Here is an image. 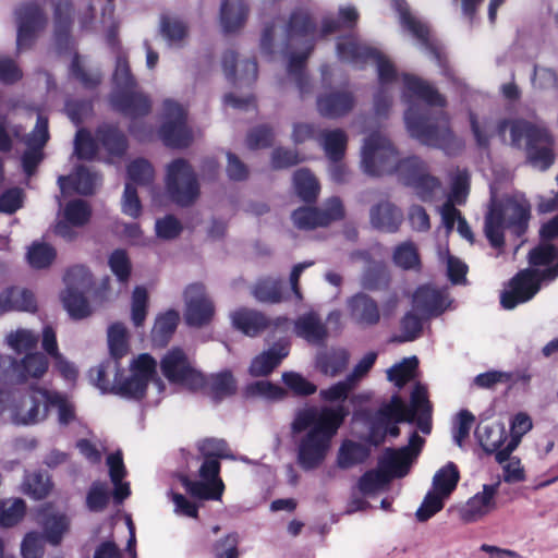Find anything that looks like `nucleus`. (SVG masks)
Here are the masks:
<instances>
[{"instance_id": "obj_58", "label": "nucleus", "mask_w": 558, "mask_h": 558, "mask_svg": "<svg viewBox=\"0 0 558 558\" xmlns=\"http://www.w3.org/2000/svg\"><path fill=\"white\" fill-rule=\"evenodd\" d=\"M129 183L136 185H149L154 180L153 166L145 159L133 160L126 169Z\"/></svg>"}, {"instance_id": "obj_32", "label": "nucleus", "mask_w": 558, "mask_h": 558, "mask_svg": "<svg viewBox=\"0 0 558 558\" xmlns=\"http://www.w3.org/2000/svg\"><path fill=\"white\" fill-rule=\"evenodd\" d=\"M38 522L43 527V537L52 546H58L70 529V518L62 512H41Z\"/></svg>"}, {"instance_id": "obj_53", "label": "nucleus", "mask_w": 558, "mask_h": 558, "mask_svg": "<svg viewBox=\"0 0 558 558\" xmlns=\"http://www.w3.org/2000/svg\"><path fill=\"white\" fill-rule=\"evenodd\" d=\"M448 497L442 496L434 489H430L425 495L421 506L415 512V518L418 522H426L436 513H438L445 505Z\"/></svg>"}, {"instance_id": "obj_60", "label": "nucleus", "mask_w": 558, "mask_h": 558, "mask_svg": "<svg viewBox=\"0 0 558 558\" xmlns=\"http://www.w3.org/2000/svg\"><path fill=\"white\" fill-rule=\"evenodd\" d=\"M400 336L396 337L398 342H410L417 339L423 330L422 318L413 312H408L400 322Z\"/></svg>"}, {"instance_id": "obj_33", "label": "nucleus", "mask_w": 558, "mask_h": 558, "mask_svg": "<svg viewBox=\"0 0 558 558\" xmlns=\"http://www.w3.org/2000/svg\"><path fill=\"white\" fill-rule=\"evenodd\" d=\"M288 354V343H276L252 361L250 373L253 376H266L271 373Z\"/></svg>"}, {"instance_id": "obj_19", "label": "nucleus", "mask_w": 558, "mask_h": 558, "mask_svg": "<svg viewBox=\"0 0 558 558\" xmlns=\"http://www.w3.org/2000/svg\"><path fill=\"white\" fill-rule=\"evenodd\" d=\"M185 322L192 327H202L209 324L215 314L211 300L207 296L204 284L192 283L184 292Z\"/></svg>"}, {"instance_id": "obj_3", "label": "nucleus", "mask_w": 558, "mask_h": 558, "mask_svg": "<svg viewBox=\"0 0 558 558\" xmlns=\"http://www.w3.org/2000/svg\"><path fill=\"white\" fill-rule=\"evenodd\" d=\"M349 414L343 404L300 410L292 423L291 432L296 439V462L304 471L318 469L327 458L332 437Z\"/></svg>"}, {"instance_id": "obj_36", "label": "nucleus", "mask_w": 558, "mask_h": 558, "mask_svg": "<svg viewBox=\"0 0 558 558\" xmlns=\"http://www.w3.org/2000/svg\"><path fill=\"white\" fill-rule=\"evenodd\" d=\"M231 320L234 328L250 337L258 335L267 327V319L263 314L246 308L233 312Z\"/></svg>"}, {"instance_id": "obj_31", "label": "nucleus", "mask_w": 558, "mask_h": 558, "mask_svg": "<svg viewBox=\"0 0 558 558\" xmlns=\"http://www.w3.org/2000/svg\"><path fill=\"white\" fill-rule=\"evenodd\" d=\"M236 54L234 51H227L222 57V69L225 75L229 82L234 85H251L257 78L258 66L257 62L252 60H245L241 64L240 75L236 76Z\"/></svg>"}, {"instance_id": "obj_28", "label": "nucleus", "mask_w": 558, "mask_h": 558, "mask_svg": "<svg viewBox=\"0 0 558 558\" xmlns=\"http://www.w3.org/2000/svg\"><path fill=\"white\" fill-rule=\"evenodd\" d=\"M100 178L97 172H93L84 166H78L71 175H61L58 178V185L63 194L70 190L82 194L90 195L99 184Z\"/></svg>"}, {"instance_id": "obj_39", "label": "nucleus", "mask_w": 558, "mask_h": 558, "mask_svg": "<svg viewBox=\"0 0 558 558\" xmlns=\"http://www.w3.org/2000/svg\"><path fill=\"white\" fill-rule=\"evenodd\" d=\"M96 140L113 156L123 155L128 147L125 135L118 128L109 124H104L97 129Z\"/></svg>"}, {"instance_id": "obj_29", "label": "nucleus", "mask_w": 558, "mask_h": 558, "mask_svg": "<svg viewBox=\"0 0 558 558\" xmlns=\"http://www.w3.org/2000/svg\"><path fill=\"white\" fill-rule=\"evenodd\" d=\"M395 7L399 13L402 26L408 29L437 61L440 62L438 50L429 41L428 27L410 13L404 0H395Z\"/></svg>"}, {"instance_id": "obj_62", "label": "nucleus", "mask_w": 558, "mask_h": 558, "mask_svg": "<svg viewBox=\"0 0 558 558\" xmlns=\"http://www.w3.org/2000/svg\"><path fill=\"white\" fill-rule=\"evenodd\" d=\"M160 29L162 36L171 46H179L187 33L186 25L182 21L172 17H162Z\"/></svg>"}, {"instance_id": "obj_24", "label": "nucleus", "mask_w": 558, "mask_h": 558, "mask_svg": "<svg viewBox=\"0 0 558 558\" xmlns=\"http://www.w3.org/2000/svg\"><path fill=\"white\" fill-rule=\"evenodd\" d=\"M350 319L360 328H371L379 324L381 313L376 300L364 292H357L347 300Z\"/></svg>"}, {"instance_id": "obj_15", "label": "nucleus", "mask_w": 558, "mask_h": 558, "mask_svg": "<svg viewBox=\"0 0 558 558\" xmlns=\"http://www.w3.org/2000/svg\"><path fill=\"white\" fill-rule=\"evenodd\" d=\"M162 375L172 384L183 386L190 390H197L205 385V377L190 361L180 348L168 351L160 362Z\"/></svg>"}, {"instance_id": "obj_2", "label": "nucleus", "mask_w": 558, "mask_h": 558, "mask_svg": "<svg viewBox=\"0 0 558 558\" xmlns=\"http://www.w3.org/2000/svg\"><path fill=\"white\" fill-rule=\"evenodd\" d=\"M361 167L371 177L397 174L424 202L430 201L440 187L439 180L429 174L422 159L416 156L399 159L391 142L380 133H373L365 138L361 150Z\"/></svg>"}, {"instance_id": "obj_10", "label": "nucleus", "mask_w": 558, "mask_h": 558, "mask_svg": "<svg viewBox=\"0 0 558 558\" xmlns=\"http://www.w3.org/2000/svg\"><path fill=\"white\" fill-rule=\"evenodd\" d=\"M49 390L32 388L29 393L0 389V415L8 413L14 425H35L43 422L49 412Z\"/></svg>"}, {"instance_id": "obj_13", "label": "nucleus", "mask_w": 558, "mask_h": 558, "mask_svg": "<svg viewBox=\"0 0 558 558\" xmlns=\"http://www.w3.org/2000/svg\"><path fill=\"white\" fill-rule=\"evenodd\" d=\"M48 366L47 356L40 352L26 353L20 361L10 355H0V386L39 379L46 374Z\"/></svg>"}, {"instance_id": "obj_46", "label": "nucleus", "mask_w": 558, "mask_h": 558, "mask_svg": "<svg viewBox=\"0 0 558 558\" xmlns=\"http://www.w3.org/2000/svg\"><path fill=\"white\" fill-rule=\"evenodd\" d=\"M293 185L296 195L306 203L315 202L319 184L315 177L306 169H299L293 174Z\"/></svg>"}, {"instance_id": "obj_43", "label": "nucleus", "mask_w": 558, "mask_h": 558, "mask_svg": "<svg viewBox=\"0 0 558 558\" xmlns=\"http://www.w3.org/2000/svg\"><path fill=\"white\" fill-rule=\"evenodd\" d=\"M459 480L460 474L457 465L453 462H448L433 476L432 489L445 497H449L456 489Z\"/></svg>"}, {"instance_id": "obj_11", "label": "nucleus", "mask_w": 558, "mask_h": 558, "mask_svg": "<svg viewBox=\"0 0 558 558\" xmlns=\"http://www.w3.org/2000/svg\"><path fill=\"white\" fill-rule=\"evenodd\" d=\"M315 31V23L305 10H295L292 12L289 23L286 27L287 46L294 43L305 44V51L299 54L291 53L288 62V73L294 80L300 94L303 96L311 90L310 80L305 73V62L313 49V41L307 37Z\"/></svg>"}, {"instance_id": "obj_1", "label": "nucleus", "mask_w": 558, "mask_h": 558, "mask_svg": "<svg viewBox=\"0 0 558 558\" xmlns=\"http://www.w3.org/2000/svg\"><path fill=\"white\" fill-rule=\"evenodd\" d=\"M403 99L409 104L404 122L412 137L424 145L456 155L463 147L461 140L449 128L444 111L445 98L427 82L417 76L403 74Z\"/></svg>"}, {"instance_id": "obj_9", "label": "nucleus", "mask_w": 558, "mask_h": 558, "mask_svg": "<svg viewBox=\"0 0 558 558\" xmlns=\"http://www.w3.org/2000/svg\"><path fill=\"white\" fill-rule=\"evenodd\" d=\"M530 204L524 197H508L500 208H492L485 216L484 232L490 245L501 248L505 244V229H512L521 235L530 219Z\"/></svg>"}, {"instance_id": "obj_35", "label": "nucleus", "mask_w": 558, "mask_h": 558, "mask_svg": "<svg viewBox=\"0 0 558 558\" xmlns=\"http://www.w3.org/2000/svg\"><path fill=\"white\" fill-rule=\"evenodd\" d=\"M247 5L243 0H225L221 3L220 21L225 33L240 28L247 16Z\"/></svg>"}, {"instance_id": "obj_22", "label": "nucleus", "mask_w": 558, "mask_h": 558, "mask_svg": "<svg viewBox=\"0 0 558 558\" xmlns=\"http://www.w3.org/2000/svg\"><path fill=\"white\" fill-rule=\"evenodd\" d=\"M450 300L445 289H438L430 284L418 287L412 299L413 310L423 318L437 317L450 305Z\"/></svg>"}, {"instance_id": "obj_14", "label": "nucleus", "mask_w": 558, "mask_h": 558, "mask_svg": "<svg viewBox=\"0 0 558 558\" xmlns=\"http://www.w3.org/2000/svg\"><path fill=\"white\" fill-rule=\"evenodd\" d=\"M166 189L170 198L179 206L192 205L199 195L197 177L184 159L173 160L167 168Z\"/></svg>"}, {"instance_id": "obj_27", "label": "nucleus", "mask_w": 558, "mask_h": 558, "mask_svg": "<svg viewBox=\"0 0 558 558\" xmlns=\"http://www.w3.org/2000/svg\"><path fill=\"white\" fill-rule=\"evenodd\" d=\"M369 221L374 229L381 232L395 233L403 221V213L395 204L385 201L376 204L369 210Z\"/></svg>"}, {"instance_id": "obj_57", "label": "nucleus", "mask_w": 558, "mask_h": 558, "mask_svg": "<svg viewBox=\"0 0 558 558\" xmlns=\"http://www.w3.org/2000/svg\"><path fill=\"white\" fill-rule=\"evenodd\" d=\"M92 210L83 199L69 202L63 211L64 219L74 227H83L90 218Z\"/></svg>"}, {"instance_id": "obj_52", "label": "nucleus", "mask_w": 558, "mask_h": 558, "mask_svg": "<svg viewBox=\"0 0 558 558\" xmlns=\"http://www.w3.org/2000/svg\"><path fill=\"white\" fill-rule=\"evenodd\" d=\"M64 282L66 286L65 289L88 293L93 284V279L89 270L85 266L76 265L66 271Z\"/></svg>"}, {"instance_id": "obj_8", "label": "nucleus", "mask_w": 558, "mask_h": 558, "mask_svg": "<svg viewBox=\"0 0 558 558\" xmlns=\"http://www.w3.org/2000/svg\"><path fill=\"white\" fill-rule=\"evenodd\" d=\"M508 125L512 146L521 148L524 145L529 160L534 167L546 170L553 165V137L546 128L524 120H504L499 124V132L504 133Z\"/></svg>"}, {"instance_id": "obj_38", "label": "nucleus", "mask_w": 558, "mask_h": 558, "mask_svg": "<svg viewBox=\"0 0 558 558\" xmlns=\"http://www.w3.org/2000/svg\"><path fill=\"white\" fill-rule=\"evenodd\" d=\"M319 143L329 161H340L347 149L348 136L341 129L324 130Z\"/></svg>"}, {"instance_id": "obj_48", "label": "nucleus", "mask_w": 558, "mask_h": 558, "mask_svg": "<svg viewBox=\"0 0 558 558\" xmlns=\"http://www.w3.org/2000/svg\"><path fill=\"white\" fill-rule=\"evenodd\" d=\"M388 283L386 266L383 262H369L361 276L362 288L371 291L379 290Z\"/></svg>"}, {"instance_id": "obj_41", "label": "nucleus", "mask_w": 558, "mask_h": 558, "mask_svg": "<svg viewBox=\"0 0 558 558\" xmlns=\"http://www.w3.org/2000/svg\"><path fill=\"white\" fill-rule=\"evenodd\" d=\"M371 454V449L353 440H344L338 451L337 464L340 469H350L363 463Z\"/></svg>"}, {"instance_id": "obj_34", "label": "nucleus", "mask_w": 558, "mask_h": 558, "mask_svg": "<svg viewBox=\"0 0 558 558\" xmlns=\"http://www.w3.org/2000/svg\"><path fill=\"white\" fill-rule=\"evenodd\" d=\"M35 310V296L26 289L8 288L0 294V315L10 311L33 312Z\"/></svg>"}, {"instance_id": "obj_61", "label": "nucleus", "mask_w": 558, "mask_h": 558, "mask_svg": "<svg viewBox=\"0 0 558 558\" xmlns=\"http://www.w3.org/2000/svg\"><path fill=\"white\" fill-rule=\"evenodd\" d=\"M7 342L17 353L28 352L36 348L38 335L28 329H17L8 335Z\"/></svg>"}, {"instance_id": "obj_20", "label": "nucleus", "mask_w": 558, "mask_h": 558, "mask_svg": "<svg viewBox=\"0 0 558 558\" xmlns=\"http://www.w3.org/2000/svg\"><path fill=\"white\" fill-rule=\"evenodd\" d=\"M49 140L48 119L38 114L36 125L31 133L22 141L27 149L22 155V167L24 172L31 177L44 158L43 148Z\"/></svg>"}, {"instance_id": "obj_5", "label": "nucleus", "mask_w": 558, "mask_h": 558, "mask_svg": "<svg viewBox=\"0 0 558 558\" xmlns=\"http://www.w3.org/2000/svg\"><path fill=\"white\" fill-rule=\"evenodd\" d=\"M157 363L147 353L140 354L131 364V375L122 378L118 361L107 359L98 366L89 369L88 376L95 387L101 392H113L128 399L140 400L145 396L148 383L153 380L158 393L165 389V384L156 375Z\"/></svg>"}, {"instance_id": "obj_56", "label": "nucleus", "mask_w": 558, "mask_h": 558, "mask_svg": "<svg viewBox=\"0 0 558 558\" xmlns=\"http://www.w3.org/2000/svg\"><path fill=\"white\" fill-rule=\"evenodd\" d=\"M56 257V250L47 244L35 242L27 252V260L33 268L41 269L48 267Z\"/></svg>"}, {"instance_id": "obj_37", "label": "nucleus", "mask_w": 558, "mask_h": 558, "mask_svg": "<svg viewBox=\"0 0 558 558\" xmlns=\"http://www.w3.org/2000/svg\"><path fill=\"white\" fill-rule=\"evenodd\" d=\"M349 357V352L345 349H331L317 355L316 367L324 375L335 377L345 369Z\"/></svg>"}, {"instance_id": "obj_7", "label": "nucleus", "mask_w": 558, "mask_h": 558, "mask_svg": "<svg viewBox=\"0 0 558 558\" xmlns=\"http://www.w3.org/2000/svg\"><path fill=\"white\" fill-rule=\"evenodd\" d=\"M425 439L413 432L407 446L398 449L386 448L379 458L378 469L366 471L359 480V489L363 495H371L385 488L392 478L404 477L412 463L421 453Z\"/></svg>"}, {"instance_id": "obj_23", "label": "nucleus", "mask_w": 558, "mask_h": 558, "mask_svg": "<svg viewBox=\"0 0 558 558\" xmlns=\"http://www.w3.org/2000/svg\"><path fill=\"white\" fill-rule=\"evenodd\" d=\"M499 485L500 482L483 485L482 492L476 493L460 508L461 520L465 523L476 522L494 511L497 508Z\"/></svg>"}, {"instance_id": "obj_6", "label": "nucleus", "mask_w": 558, "mask_h": 558, "mask_svg": "<svg viewBox=\"0 0 558 558\" xmlns=\"http://www.w3.org/2000/svg\"><path fill=\"white\" fill-rule=\"evenodd\" d=\"M337 54L341 61L356 66L371 61L376 64L380 88L374 98V110L378 118L387 117L392 104L387 85L398 77L393 64L379 50L366 45L355 35L339 38Z\"/></svg>"}, {"instance_id": "obj_54", "label": "nucleus", "mask_w": 558, "mask_h": 558, "mask_svg": "<svg viewBox=\"0 0 558 558\" xmlns=\"http://www.w3.org/2000/svg\"><path fill=\"white\" fill-rule=\"evenodd\" d=\"M244 395L247 398L262 397L267 400H281L286 397V391L268 380H257L245 387Z\"/></svg>"}, {"instance_id": "obj_12", "label": "nucleus", "mask_w": 558, "mask_h": 558, "mask_svg": "<svg viewBox=\"0 0 558 558\" xmlns=\"http://www.w3.org/2000/svg\"><path fill=\"white\" fill-rule=\"evenodd\" d=\"M113 83L116 90L111 96V102L118 111L131 118L142 117L150 111L149 98L133 92L136 82L124 53L117 56Z\"/></svg>"}, {"instance_id": "obj_51", "label": "nucleus", "mask_w": 558, "mask_h": 558, "mask_svg": "<svg viewBox=\"0 0 558 558\" xmlns=\"http://www.w3.org/2000/svg\"><path fill=\"white\" fill-rule=\"evenodd\" d=\"M108 345L111 360L118 361L128 353L126 329L123 324L116 323L108 329Z\"/></svg>"}, {"instance_id": "obj_21", "label": "nucleus", "mask_w": 558, "mask_h": 558, "mask_svg": "<svg viewBox=\"0 0 558 558\" xmlns=\"http://www.w3.org/2000/svg\"><path fill=\"white\" fill-rule=\"evenodd\" d=\"M17 23V49L28 48L36 37L38 31L46 25V16L41 9L35 3L22 4L15 11Z\"/></svg>"}, {"instance_id": "obj_42", "label": "nucleus", "mask_w": 558, "mask_h": 558, "mask_svg": "<svg viewBox=\"0 0 558 558\" xmlns=\"http://www.w3.org/2000/svg\"><path fill=\"white\" fill-rule=\"evenodd\" d=\"M179 323V313L170 310L160 314L151 330V340L155 345L165 347L177 329Z\"/></svg>"}, {"instance_id": "obj_50", "label": "nucleus", "mask_w": 558, "mask_h": 558, "mask_svg": "<svg viewBox=\"0 0 558 558\" xmlns=\"http://www.w3.org/2000/svg\"><path fill=\"white\" fill-rule=\"evenodd\" d=\"M197 449L203 458L206 459H228L235 460L236 457L231 452L227 441L219 438H205L197 442Z\"/></svg>"}, {"instance_id": "obj_30", "label": "nucleus", "mask_w": 558, "mask_h": 558, "mask_svg": "<svg viewBox=\"0 0 558 558\" xmlns=\"http://www.w3.org/2000/svg\"><path fill=\"white\" fill-rule=\"evenodd\" d=\"M294 332L311 344H322L328 337V330L316 312H308L294 322Z\"/></svg>"}, {"instance_id": "obj_59", "label": "nucleus", "mask_w": 558, "mask_h": 558, "mask_svg": "<svg viewBox=\"0 0 558 558\" xmlns=\"http://www.w3.org/2000/svg\"><path fill=\"white\" fill-rule=\"evenodd\" d=\"M210 390L216 400L233 395L236 390V384L231 372L226 371L213 375L210 378Z\"/></svg>"}, {"instance_id": "obj_47", "label": "nucleus", "mask_w": 558, "mask_h": 558, "mask_svg": "<svg viewBox=\"0 0 558 558\" xmlns=\"http://www.w3.org/2000/svg\"><path fill=\"white\" fill-rule=\"evenodd\" d=\"M86 294L72 289H65L62 293V302L69 315L74 319H82L90 315V306Z\"/></svg>"}, {"instance_id": "obj_4", "label": "nucleus", "mask_w": 558, "mask_h": 558, "mask_svg": "<svg viewBox=\"0 0 558 558\" xmlns=\"http://www.w3.org/2000/svg\"><path fill=\"white\" fill-rule=\"evenodd\" d=\"M433 407L427 397V389L416 383L410 397V404L395 393L390 400L380 404L378 410L368 415L365 423L368 428L366 442L372 446L381 445L389 435L393 438L400 435L399 423H415L420 432L429 435L432 432Z\"/></svg>"}, {"instance_id": "obj_26", "label": "nucleus", "mask_w": 558, "mask_h": 558, "mask_svg": "<svg viewBox=\"0 0 558 558\" xmlns=\"http://www.w3.org/2000/svg\"><path fill=\"white\" fill-rule=\"evenodd\" d=\"M494 433L488 425L478 426L475 435L480 441L481 447L487 453H494L495 459L500 464H506L510 458L511 453L515 450L519 445L518 439H510L506 445L505 441L507 436L504 430L496 432L497 438L495 440L489 439V435Z\"/></svg>"}, {"instance_id": "obj_49", "label": "nucleus", "mask_w": 558, "mask_h": 558, "mask_svg": "<svg viewBox=\"0 0 558 558\" xmlns=\"http://www.w3.org/2000/svg\"><path fill=\"white\" fill-rule=\"evenodd\" d=\"M24 494L36 500L44 499L51 489L49 476L41 472L26 473L22 484Z\"/></svg>"}, {"instance_id": "obj_63", "label": "nucleus", "mask_w": 558, "mask_h": 558, "mask_svg": "<svg viewBox=\"0 0 558 558\" xmlns=\"http://www.w3.org/2000/svg\"><path fill=\"white\" fill-rule=\"evenodd\" d=\"M25 502L17 498L5 502L0 508V525L11 527L15 525L25 514Z\"/></svg>"}, {"instance_id": "obj_17", "label": "nucleus", "mask_w": 558, "mask_h": 558, "mask_svg": "<svg viewBox=\"0 0 558 558\" xmlns=\"http://www.w3.org/2000/svg\"><path fill=\"white\" fill-rule=\"evenodd\" d=\"M163 123L159 134L166 146L182 148L192 142V131L186 125V111L179 104L167 99L163 102Z\"/></svg>"}, {"instance_id": "obj_64", "label": "nucleus", "mask_w": 558, "mask_h": 558, "mask_svg": "<svg viewBox=\"0 0 558 558\" xmlns=\"http://www.w3.org/2000/svg\"><path fill=\"white\" fill-rule=\"evenodd\" d=\"M393 262L403 269H415L420 266L417 251L413 243L404 242L396 247Z\"/></svg>"}, {"instance_id": "obj_40", "label": "nucleus", "mask_w": 558, "mask_h": 558, "mask_svg": "<svg viewBox=\"0 0 558 558\" xmlns=\"http://www.w3.org/2000/svg\"><path fill=\"white\" fill-rule=\"evenodd\" d=\"M72 10V3L69 0H59L54 7V37L60 49L70 39Z\"/></svg>"}, {"instance_id": "obj_44", "label": "nucleus", "mask_w": 558, "mask_h": 558, "mask_svg": "<svg viewBox=\"0 0 558 558\" xmlns=\"http://www.w3.org/2000/svg\"><path fill=\"white\" fill-rule=\"evenodd\" d=\"M418 360L416 356L405 357L400 363L392 365L387 369V378L389 381L401 389L408 383L413 381L416 377Z\"/></svg>"}, {"instance_id": "obj_25", "label": "nucleus", "mask_w": 558, "mask_h": 558, "mask_svg": "<svg viewBox=\"0 0 558 558\" xmlns=\"http://www.w3.org/2000/svg\"><path fill=\"white\" fill-rule=\"evenodd\" d=\"M354 96L348 90H330L317 97L319 114L327 119H338L348 114L354 107Z\"/></svg>"}, {"instance_id": "obj_55", "label": "nucleus", "mask_w": 558, "mask_h": 558, "mask_svg": "<svg viewBox=\"0 0 558 558\" xmlns=\"http://www.w3.org/2000/svg\"><path fill=\"white\" fill-rule=\"evenodd\" d=\"M110 494L107 483L94 482L86 496V507L92 512H101L109 504Z\"/></svg>"}, {"instance_id": "obj_45", "label": "nucleus", "mask_w": 558, "mask_h": 558, "mask_svg": "<svg viewBox=\"0 0 558 558\" xmlns=\"http://www.w3.org/2000/svg\"><path fill=\"white\" fill-rule=\"evenodd\" d=\"M252 293L259 302L279 303L282 301V282L278 278H260L255 283Z\"/></svg>"}, {"instance_id": "obj_18", "label": "nucleus", "mask_w": 558, "mask_h": 558, "mask_svg": "<svg viewBox=\"0 0 558 558\" xmlns=\"http://www.w3.org/2000/svg\"><path fill=\"white\" fill-rule=\"evenodd\" d=\"M344 217V208L339 197L328 198L324 207L311 208L300 207L292 213V220L296 228L312 230L318 227H327L332 221Z\"/></svg>"}, {"instance_id": "obj_16", "label": "nucleus", "mask_w": 558, "mask_h": 558, "mask_svg": "<svg viewBox=\"0 0 558 558\" xmlns=\"http://www.w3.org/2000/svg\"><path fill=\"white\" fill-rule=\"evenodd\" d=\"M198 470L201 481L181 478L182 486L192 497L201 500H220L225 492V484L220 477V462L217 459L203 458Z\"/></svg>"}]
</instances>
